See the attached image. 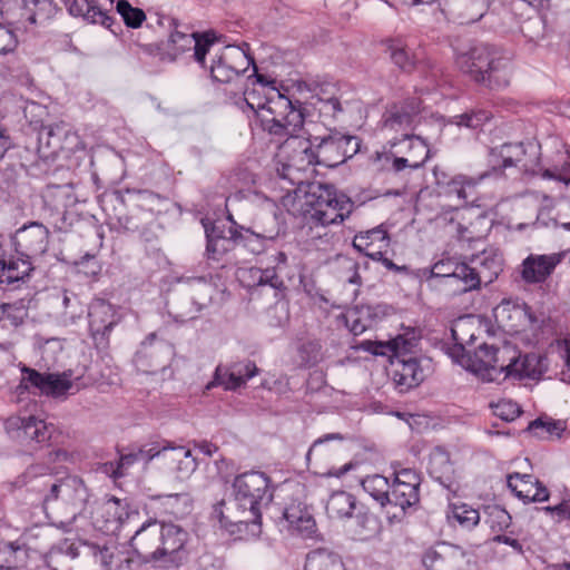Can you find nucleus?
Listing matches in <instances>:
<instances>
[{
	"label": "nucleus",
	"mask_w": 570,
	"mask_h": 570,
	"mask_svg": "<svg viewBox=\"0 0 570 570\" xmlns=\"http://www.w3.org/2000/svg\"><path fill=\"white\" fill-rule=\"evenodd\" d=\"M233 500L224 501L214 509V514L230 534L257 537L262 527V508L267 507L274 497L268 475L259 471H248L235 476Z\"/></svg>",
	"instance_id": "nucleus-1"
},
{
	"label": "nucleus",
	"mask_w": 570,
	"mask_h": 570,
	"mask_svg": "<svg viewBox=\"0 0 570 570\" xmlns=\"http://www.w3.org/2000/svg\"><path fill=\"white\" fill-rule=\"evenodd\" d=\"M23 476L26 483L36 482L32 489L42 494L45 511L57 527L67 530L78 517L86 513L90 492L81 478H57L51 474L47 463L30 465Z\"/></svg>",
	"instance_id": "nucleus-2"
},
{
	"label": "nucleus",
	"mask_w": 570,
	"mask_h": 570,
	"mask_svg": "<svg viewBox=\"0 0 570 570\" xmlns=\"http://www.w3.org/2000/svg\"><path fill=\"white\" fill-rule=\"evenodd\" d=\"M257 121L261 128L271 136L303 139L306 128H311L314 122L311 119L308 106H303L299 100H291L277 88H273V96L266 97V109L258 112Z\"/></svg>",
	"instance_id": "nucleus-3"
},
{
	"label": "nucleus",
	"mask_w": 570,
	"mask_h": 570,
	"mask_svg": "<svg viewBox=\"0 0 570 570\" xmlns=\"http://www.w3.org/2000/svg\"><path fill=\"white\" fill-rule=\"evenodd\" d=\"M465 73L488 89H503L510 85L512 57L495 46L476 43L465 52Z\"/></svg>",
	"instance_id": "nucleus-4"
},
{
	"label": "nucleus",
	"mask_w": 570,
	"mask_h": 570,
	"mask_svg": "<svg viewBox=\"0 0 570 570\" xmlns=\"http://www.w3.org/2000/svg\"><path fill=\"white\" fill-rule=\"evenodd\" d=\"M304 139L307 146L303 153L308 164L336 167L351 158L358 149L357 138L332 130L324 122L314 121L306 128Z\"/></svg>",
	"instance_id": "nucleus-5"
},
{
	"label": "nucleus",
	"mask_w": 570,
	"mask_h": 570,
	"mask_svg": "<svg viewBox=\"0 0 570 570\" xmlns=\"http://www.w3.org/2000/svg\"><path fill=\"white\" fill-rule=\"evenodd\" d=\"M304 219L315 226L343 223L353 212L354 203L335 187L320 181L309 183L304 191Z\"/></svg>",
	"instance_id": "nucleus-6"
},
{
	"label": "nucleus",
	"mask_w": 570,
	"mask_h": 570,
	"mask_svg": "<svg viewBox=\"0 0 570 570\" xmlns=\"http://www.w3.org/2000/svg\"><path fill=\"white\" fill-rule=\"evenodd\" d=\"M428 470L434 480L439 481L453 494V498H449L448 520H455L459 524H463V511H461L463 503L459 495L461 484L453 478L454 471L450 455L443 448L436 446L433 449L429 458Z\"/></svg>",
	"instance_id": "nucleus-7"
},
{
	"label": "nucleus",
	"mask_w": 570,
	"mask_h": 570,
	"mask_svg": "<svg viewBox=\"0 0 570 570\" xmlns=\"http://www.w3.org/2000/svg\"><path fill=\"white\" fill-rule=\"evenodd\" d=\"M209 63L206 68L213 81L228 83L245 72L250 65H254V58L243 48L226 46L218 52L208 53Z\"/></svg>",
	"instance_id": "nucleus-8"
},
{
	"label": "nucleus",
	"mask_w": 570,
	"mask_h": 570,
	"mask_svg": "<svg viewBox=\"0 0 570 570\" xmlns=\"http://www.w3.org/2000/svg\"><path fill=\"white\" fill-rule=\"evenodd\" d=\"M170 26L175 30L170 33L168 40L169 55L171 60H175L178 55H181L193 49V59L202 68H206V57L210 53L214 45L218 42V37L214 31L191 32L185 33L177 30L178 22L176 19H170Z\"/></svg>",
	"instance_id": "nucleus-9"
},
{
	"label": "nucleus",
	"mask_w": 570,
	"mask_h": 570,
	"mask_svg": "<svg viewBox=\"0 0 570 570\" xmlns=\"http://www.w3.org/2000/svg\"><path fill=\"white\" fill-rule=\"evenodd\" d=\"M510 352L511 348L508 346L498 350L482 342L473 353L465 352V371L482 382H497L500 377V362L505 361V355Z\"/></svg>",
	"instance_id": "nucleus-10"
},
{
	"label": "nucleus",
	"mask_w": 570,
	"mask_h": 570,
	"mask_svg": "<svg viewBox=\"0 0 570 570\" xmlns=\"http://www.w3.org/2000/svg\"><path fill=\"white\" fill-rule=\"evenodd\" d=\"M138 520L139 511L135 504L128 499L110 497L98 508L94 524L102 532L115 533L121 527Z\"/></svg>",
	"instance_id": "nucleus-11"
},
{
	"label": "nucleus",
	"mask_w": 570,
	"mask_h": 570,
	"mask_svg": "<svg viewBox=\"0 0 570 570\" xmlns=\"http://www.w3.org/2000/svg\"><path fill=\"white\" fill-rule=\"evenodd\" d=\"M391 376L395 387L407 392L419 386L431 372V361L404 357L403 353L391 360Z\"/></svg>",
	"instance_id": "nucleus-12"
},
{
	"label": "nucleus",
	"mask_w": 570,
	"mask_h": 570,
	"mask_svg": "<svg viewBox=\"0 0 570 570\" xmlns=\"http://www.w3.org/2000/svg\"><path fill=\"white\" fill-rule=\"evenodd\" d=\"M500 272L499 261L484 248L471 256L465 254V292L491 284L498 278Z\"/></svg>",
	"instance_id": "nucleus-13"
},
{
	"label": "nucleus",
	"mask_w": 570,
	"mask_h": 570,
	"mask_svg": "<svg viewBox=\"0 0 570 570\" xmlns=\"http://www.w3.org/2000/svg\"><path fill=\"white\" fill-rule=\"evenodd\" d=\"M507 356H509L508 363L504 364V361H501L498 367L500 375L504 373V379L522 380L528 377L534 380L548 371L549 356H540L534 353L522 355L513 350Z\"/></svg>",
	"instance_id": "nucleus-14"
},
{
	"label": "nucleus",
	"mask_w": 570,
	"mask_h": 570,
	"mask_svg": "<svg viewBox=\"0 0 570 570\" xmlns=\"http://www.w3.org/2000/svg\"><path fill=\"white\" fill-rule=\"evenodd\" d=\"M564 257L566 252L529 254L518 268L519 275L527 285H541L551 277Z\"/></svg>",
	"instance_id": "nucleus-15"
},
{
	"label": "nucleus",
	"mask_w": 570,
	"mask_h": 570,
	"mask_svg": "<svg viewBox=\"0 0 570 570\" xmlns=\"http://www.w3.org/2000/svg\"><path fill=\"white\" fill-rule=\"evenodd\" d=\"M28 381L35 390L40 394L53 399H67L80 390L76 383L79 377L72 380V372L70 370L62 373H40L38 371H29Z\"/></svg>",
	"instance_id": "nucleus-16"
},
{
	"label": "nucleus",
	"mask_w": 570,
	"mask_h": 570,
	"mask_svg": "<svg viewBox=\"0 0 570 570\" xmlns=\"http://www.w3.org/2000/svg\"><path fill=\"white\" fill-rule=\"evenodd\" d=\"M48 244L49 230L37 222L23 225L12 237L14 250L32 262L47 252Z\"/></svg>",
	"instance_id": "nucleus-17"
},
{
	"label": "nucleus",
	"mask_w": 570,
	"mask_h": 570,
	"mask_svg": "<svg viewBox=\"0 0 570 570\" xmlns=\"http://www.w3.org/2000/svg\"><path fill=\"white\" fill-rule=\"evenodd\" d=\"M495 320L509 332H521L538 322L531 307L518 299H503L494 308Z\"/></svg>",
	"instance_id": "nucleus-18"
},
{
	"label": "nucleus",
	"mask_w": 570,
	"mask_h": 570,
	"mask_svg": "<svg viewBox=\"0 0 570 570\" xmlns=\"http://www.w3.org/2000/svg\"><path fill=\"white\" fill-rule=\"evenodd\" d=\"M161 522L148 519L135 531L129 544L134 552L146 561L160 560Z\"/></svg>",
	"instance_id": "nucleus-19"
},
{
	"label": "nucleus",
	"mask_w": 570,
	"mask_h": 570,
	"mask_svg": "<svg viewBox=\"0 0 570 570\" xmlns=\"http://www.w3.org/2000/svg\"><path fill=\"white\" fill-rule=\"evenodd\" d=\"M258 373V367L250 360H243L232 363L229 366L218 365L214 373V379L206 386L207 390L213 386H223L226 391H236L244 386L248 380Z\"/></svg>",
	"instance_id": "nucleus-20"
},
{
	"label": "nucleus",
	"mask_w": 570,
	"mask_h": 570,
	"mask_svg": "<svg viewBox=\"0 0 570 570\" xmlns=\"http://www.w3.org/2000/svg\"><path fill=\"white\" fill-rule=\"evenodd\" d=\"M6 429L10 433L16 432L14 438L23 444L45 443L50 440L53 425L47 424L45 420L36 416L10 417L6 421Z\"/></svg>",
	"instance_id": "nucleus-21"
},
{
	"label": "nucleus",
	"mask_w": 570,
	"mask_h": 570,
	"mask_svg": "<svg viewBox=\"0 0 570 570\" xmlns=\"http://www.w3.org/2000/svg\"><path fill=\"white\" fill-rule=\"evenodd\" d=\"M391 307L386 304H361L354 306L346 315V325L354 335H361L383 320Z\"/></svg>",
	"instance_id": "nucleus-22"
},
{
	"label": "nucleus",
	"mask_w": 570,
	"mask_h": 570,
	"mask_svg": "<svg viewBox=\"0 0 570 570\" xmlns=\"http://www.w3.org/2000/svg\"><path fill=\"white\" fill-rule=\"evenodd\" d=\"M89 331L94 340L104 338L118 320L114 306L101 298L94 299L88 306Z\"/></svg>",
	"instance_id": "nucleus-23"
},
{
	"label": "nucleus",
	"mask_w": 570,
	"mask_h": 570,
	"mask_svg": "<svg viewBox=\"0 0 570 570\" xmlns=\"http://www.w3.org/2000/svg\"><path fill=\"white\" fill-rule=\"evenodd\" d=\"M33 262L28 257L18 254L3 253L0 256V283L14 285L24 283L33 272Z\"/></svg>",
	"instance_id": "nucleus-24"
},
{
	"label": "nucleus",
	"mask_w": 570,
	"mask_h": 570,
	"mask_svg": "<svg viewBox=\"0 0 570 570\" xmlns=\"http://www.w3.org/2000/svg\"><path fill=\"white\" fill-rule=\"evenodd\" d=\"M422 100L410 97L401 102L393 104L384 115V125L390 129H406L411 127L413 118L420 112Z\"/></svg>",
	"instance_id": "nucleus-25"
},
{
	"label": "nucleus",
	"mask_w": 570,
	"mask_h": 570,
	"mask_svg": "<svg viewBox=\"0 0 570 570\" xmlns=\"http://www.w3.org/2000/svg\"><path fill=\"white\" fill-rule=\"evenodd\" d=\"M69 128L66 124L43 126L38 135V153L41 158H55L63 149V139L68 138Z\"/></svg>",
	"instance_id": "nucleus-26"
},
{
	"label": "nucleus",
	"mask_w": 570,
	"mask_h": 570,
	"mask_svg": "<svg viewBox=\"0 0 570 570\" xmlns=\"http://www.w3.org/2000/svg\"><path fill=\"white\" fill-rule=\"evenodd\" d=\"M420 501V492L417 488L400 484H391L389 492L387 507L395 508L399 511L391 512L387 510L390 521H401L406 513V510Z\"/></svg>",
	"instance_id": "nucleus-27"
},
{
	"label": "nucleus",
	"mask_w": 570,
	"mask_h": 570,
	"mask_svg": "<svg viewBox=\"0 0 570 570\" xmlns=\"http://www.w3.org/2000/svg\"><path fill=\"white\" fill-rule=\"evenodd\" d=\"M232 235L237 246L244 247L252 254L259 255L266 250L267 243L273 242L277 237L278 232L264 230L259 233L244 226H237V230L232 233Z\"/></svg>",
	"instance_id": "nucleus-28"
},
{
	"label": "nucleus",
	"mask_w": 570,
	"mask_h": 570,
	"mask_svg": "<svg viewBox=\"0 0 570 570\" xmlns=\"http://www.w3.org/2000/svg\"><path fill=\"white\" fill-rule=\"evenodd\" d=\"M68 12L73 17H80L86 22L99 23L109 28L112 22V17L109 10L97 6L96 2H65Z\"/></svg>",
	"instance_id": "nucleus-29"
},
{
	"label": "nucleus",
	"mask_w": 570,
	"mask_h": 570,
	"mask_svg": "<svg viewBox=\"0 0 570 570\" xmlns=\"http://www.w3.org/2000/svg\"><path fill=\"white\" fill-rule=\"evenodd\" d=\"M390 237L383 225H379L372 229L357 233L352 242L353 247L367 257V254L375 252L379 245L382 249L389 246Z\"/></svg>",
	"instance_id": "nucleus-30"
},
{
	"label": "nucleus",
	"mask_w": 570,
	"mask_h": 570,
	"mask_svg": "<svg viewBox=\"0 0 570 570\" xmlns=\"http://www.w3.org/2000/svg\"><path fill=\"white\" fill-rule=\"evenodd\" d=\"M284 519L289 527L306 538H312L316 531V523L311 513L301 504H291L284 510Z\"/></svg>",
	"instance_id": "nucleus-31"
},
{
	"label": "nucleus",
	"mask_w": 570,
	"mask_h": 570,
	"mask_svg": "<svg viewBox=\"0 0 570 570\" xmlns=\"http://www.w3.org/2000/svg\"><path fill=\"white\" fill-rule=\"evenodd\" d=\"M463 262L456 258L446 257L436 262L430 269V278L439 279L441 283L456 284L463 279Z\"/></svg>",
	"instance_id": "nucleus-32"
},
{
	"label": "nucleus",
	"mask_w": 570,
	"mask_h": 570,
	"mask_svg": "<svg viewBox=\"0 0 570 570\" xmlns=\"http://www.w3.org/2000/svg\"><path fill=\"white\" fill-rule=\"evenodd\" d=\"M187 541V532L174 523L161 522L160 560L178 552Z\"/></svg>",
	"instance_id": "nucleus-33"
},
{
	"label": "nucleus",
	"mask_w": 570,
	"mask_h": 570,
	"mask_svg": "<svg viewBox=\"0 0 570 570\" xmlns=\"http://www.w3.org/2000/svg\"><path fill=\"white\" fill-rule=\"evenodd\" d=\"M304 570H346V568L340 554L326 549H316L306 556Z\"/></svg>",
	"instance_id": "nucleus-34"
},
{
	"label": "nucleus",
	"mask_w": 570,
	"mask_h": 570,
	"mask_svg": "<svg viewBox=\"0 0 570 570\" xmlns=\"http://www.w3.org/2000/svg\"><path fill=\"white\" fill-rule=\"evenodd\" d=\"M355 508L356 500L352 494L336 491L327 500L326 513L331 519L351 518Z\"/></svg>",
	"instance_id": "nucleus-35"
},
{
	"label": "nucleus",
	"mask_w": 570,
	"mask_h": 570,
	"mask_svg": "<svg viewBox=\"0 0 570 570\" xmlns=\"http://www.w3.org/2000/svg\"><path fill=\"white\" fill-rule=\"evenodd\" d=\"M296 358L299 367L316 366L324 358L321 342L315 338L301 341L296 346Z\"/></svg>",
	"instance_id": "nucleus-36"
},
{
	"label": "nucleus",
	"mask_w": 570,
	"mask_h": 570,
	"mask_svg": "<svg viewBox=\"0 0 570 570\" xmlns=\"http://www.w3.org/2000/svg\"><path fill=\"white\" fill-rule=\"evenodd\" d=\"M78 554L77 544L69 539H63L51 547L46 554V563L52 570H61L65 559L73 560Z\"/></svg>",
	"instance_id": "nucleus-37"
},
{
	"label": "nucleus",
	"mask_w": 570,
	"mask_h": 570,
	"mask_svg": "<svg viewBox=\"0 0 570 570\" xmlns=\"http://www.w3.org/2000/svg\"><path fill=\"white\" fill-rule=\"evenodd\" d=\"M30 299L27 297L16 299L9 303L0 304V321L8 322L9 325L18 327L24 323L29 314Z\"/></svg>",
	"instance_id": "nucleus-38"
},
{
	"label": "nucleus",
	"mask_w": 570,
	"mask_h": 570,
	"mask_svg": "<svg viewBox=\"0 0 570 570\" xmlns=\"http://www.w3.org/2000/svg\"><path fill=\"white\" fill-rule=\"evenodd\" d=\"M363 490L368 493L383 508H387L391 484L389 479L380 475H368L362 480Z\"/></svg>",
	"instance_id": "nucleus-39"
},
{
	"label": "nucleus",
	"mask_w": 570,
	"mask_h": 570,
	"mask_svg": "<svg viewBox=\"0 0 570 570\" xmlns=\"http://www.w3.org/2000/svg\"><path fill=\"white\" fill-rule=\"evenodd\" d=\"M407 345V341L402 336H397L389 342L365 341L362 343V347L365 351L374 355H391L393 358H395L396 355L405 353L409 350Z\"/></svg>",
	"instance_id": "nucleus-40"
},
{
	"label": "nucleus",
	"mask_w": 570,
	"mask_h": 570,
	"mask_svg": "<svg viewBox=\"0 0 570 570\" xmlns=\"http://www.w3.org/2000/svg\"><path fill=\"white\" fill-rule=\"evenodd\" d=\"M387 50L390 57L395 66L404 72H412L416 66L417 58L411 55L406 46L399 39H391L387 41Z\"/></svg>",
	"instance_id": "nucleus-41"
},
{
	"label": "nucleus",
	"mask_w": 570,
	"mask_h": 570,
	"mask_svg": "<svg viewBox=\"0 0 570 570\" xmlns=\"http://www.w3.org/2000/svg\"><path fill=\"white\" fill-rule=\"evenodd\" d=\"M564 429L566 428L561 421H544L539 417L528 424L527 431L541 440H549L552 438L559 439Z\"/></svg>",
	"instance_id": "nucleus-42"
},
{
	"label": "nucleus",
	"mask_w": 570,
	"mask_h": 570,
	"mask_svg": "<svg viewBox=\"0 0 570 570\" xmlns=\"http://www.w3.org/2000/svg\"><path fill=\"white\" fill-rule=\"evenodd\" d=\"M461 321V317H458L453 321L449 334L441 342V350L452 360L453 363L462 365L463 358V344L460 341V336L455 330V324Z\"/></svg>",
	"instance_id": "nucleus-43"
},
{
	"label": "nucleus",
	"mask_w": 570,
	"mask_h": 570,
	"mask_svg": "<svg viewBox=\"0 0 570 570\" xmlns=\"http://www.w3.org/2000/svg\"><path fill=\"white\" fill-rule=\"evenodd\" d=\"M409 140H410V148L417 149L421 157L419 159L395 157L392 166H393L394 171H396V173H399L407 167L412 168V169H417L421 166H423L428 159L429 149H428V146L423 142V140L420 138H414V139H409Z\"/></svg>",
	"instance_id": "nucleus-44"
},
{
	"label": "nucleus",
	"mask_w": 570,
	"mask_h": 570,
	"mask_svg": "<svg viewBox=\"0 0 570 570\" xmlns=\"http://www.w3.org/2000/svg\"><path fill=\"white\" fill-rule=\"evenodd\" d=\"M114 212V214H108L111 229L124 233H137L141 230L144 224L136 215H128L116 208Z\"/></svg>",
	"instance_id": "nucleus-45"
},
{
	"label": "nucleus",
	"mask_w": 570,
	"mask_h": 570,
	"mask_svg": "<svg viewBox=\"0 0 570 570\" xmlns=\"http://www.w3.org/2000/svg\"><path fill=\"white\" fill-rule=\"evenodd\" d=\"M533 481L534 478L531 474L514 472L507 476L508 488L524 503H528L529 495L533 489Z\"/></svg>",
	"instance_id": "nucleus-46"
},
{
	"label": "nucleus",
	"mask_w": 570,
	"mask_h": 570,
	"mask_svg": "<svg viewBox=\"0 0 570 570\" xmlns=\"http://www.w3.org/2000/svg\"><path fill=\"white\" fill-rule=\"evenodd\" d=\"M525 154L527 149L522 142L502 145L498 155L502 159L500 168L512 167L523 163ZM491 156L497 157V154L492 151Z\"/></svg>",
	"instance_id": "nucleus-47"
},
{
	"label": "nucleus",
	"mask_w": 570,
	"mask_h": 570,
	"mask_svg": "<svg viewBox=\"0 0 570 570\" xmlns=\"http://www.w3.org/2000/svg\"><path fill=\"white\" fill-rule=\"evenodd\" d=\"M307 90L311 92V98L307 104H315L320 101L332 100L341 98L340 89L332 82H317L313 81L307 85Z\"/></svg>",
	"instance_id": "nucleus-48"
},
{
	"label": "nucleus",
	"mask_w": 570,
	"mask_h": 570,
	"mask_svg": "<svg viewBox=\"0 0 570 570\" xmlns=\"http://www.w3.org/2000/svg\"><path fill=\"white\" fill-rule=\"evenodd\" d=\"M303 106H308L311 119L314 116V112L318 114V117L323 119H337L338 115L344 111L343 102L341 98L320 101L315 104H303Z\"/></svg>",
	"instance_id": "nucleus-49"
},
{
	"label": "nucleus",
	"mask_w": 570,
	"mask_h": 570,
	"mask_svg": "<svg viewBox=\"0 0 570 570\" xmlns=\"http://www.w3.org/2000/svg\"><path fill=\"white\" fill-rule=\"evenodd\" d=\"M237 230V226H229L228 236L219 238L217 240H208L206 245V253L208 258L218 259L225 253L229 252L236 245L232 233Z\"/></svg>",
	"instance_id": "nucleus-50"
},
{
	"label": "nucleus",
	"mask_w": 570,
	"mask_h": 570,
	"mask_svg": "<svg viewBox=\"0 0 570 570\" xmlns=\"http://www.w3.org/2000/svg\"><path fill=\"white\" fill-rule=\"evenodd\" d=\"M116 8L127 27L138 28L146 19L144 10L134 8L130 2H116Z\"/></svg>",
	"instance_id": "nucleus-51"
},
{
	"label": "nucleus",
	"mask_w": 570,
	"mask_h": 570,
	"mask_svg": "<svg viewBox=\"0 0 570 570\" xmlns=\"http://www.w3.org/2000/svg\"><path fill=\"white\" fill-rule=\"evenodd\" d=\"M138 462L135 450L129 453L121 454L117 463L108 462L104 464V472L109 474L114 479H118L125 475L126 470Z\"/></svg>",
	"instance_id": "nucleus-52"
},
{
	"label": "nucleus",
	"mask_w": 570,
	"mask_h": 570,
	"mask_svg": "<svg viewBox=\"0 0 570 570\" xmlns=\"http://www.w3.org/2000/svg\"><path fill=\"white\" fill-rule=\"evenodd\" d=\"M254 273L257 274L256 285H268L275 291L285 289L284 281L277 275V271L275 269V267H271L267 264V266L264 269L258 268Z\"/></svg>",
	"instance_id": "nucleus-53"
},
{
	"label": "nucleus",
	"mask_w": 570,
	"mask_h": 570,
	"mask_svg": "<svg viewBox=\"0 0 570 570\" xmlns=\"http://www.w3.org/2000/svg\"><path fill=\"white\" fill-rule=\"evenodd\" d=\"M541 510L552 518L556 523H568L570 525V495L564 497L554 505H547Z\"/></svg>",
	"instance_id": "nucleus-54"
},
{
	"label": "nucleus",
	"mask_w": 570,
	"mask_h": 570,
	"mask_svg": "<svg viewBox=\"0 0 570 570\" xmlns=\"http://www.w3.org/2000/svg\"><path fill=\"white\" fill-rule=\"evenodd\" d=\"M557 358L561 362V370L558 373L560 380L570 384V338L558 342ZM557 365H559L558 362Z\"/></svg>",
	"instance_id": "nucleus-55"
},
{
	"label": "nucleus",
	"mask_w": 570,
	"mask_h": 570,
	"mask_svg": "<svg viewBox=\"0 0 570 570\" xmlns=\"http://www.w3.org/2000/svg\"><path fill=\"white\" fill-rule=\"evenodd\" d=\"M62 305L65 308L63 317L69 320L71 323L81 318L86 311L78 296L75 294L69 295L67 292L63 294Z\"/></svg>",
	"instance_id": "nucleus-56"
},
{
	"label": "nucleus",
	"mask_w": 570,
	"mask_h": 570,
	"mask_svg": "<svg viewBox=\"0 0 570 570\" xmlns=\"http://www.w3.org/2000/svg\"><path fill=\"white\" fill-rule=\"evenodd\" d=\"M21 549L12 542L0 543V569L11 570L18 567Z\"/></svg>",
	"instance_id": "nucleus-57"
},
{
	"label": "nucleus",
	"mask_w": 570,
	"mask_h": 570,
	"mask_svg": "<svg viewBox=\"0 0 570 570\" xmlns=\"http://www.w3.org/2000/svg\"><path fill=\"white\" fill-rule=\"evenodd\" d=\"M422 562L426 570H449L450 560L446 558L445 552L436 549H429L424 552Z\"/></svg>",
	"instance_id": "nucleus-58"
},
{
	"label": "nucleus",
	"mask_w": 570,
	"mask_h": 570,
	"mask_svg": "<svg viewBox=\"0 0 570 570\" xmlns=\"http://www.w3.org/2000/svg\"><path fill=\"white\" fill-rule=\"evenodd\" d=\"M493 413L504 421H513L521 415V406L512 400H501L493 405Z\"/></svg>",
	"instance_id": "nucleus-59"
},
{
	"label": "nucleus",
	"mask_w": 570,
	"mask_h": 570,
	"mask_svg": "<svg viewBox=\"0 0 570 570\" xmlns=\"http://www.w3.org/2000/svg\"><path fill=\"white\" fill-rule=\"evenodd\" d=\"M185 453H187V449L185 446H175L169 441H163L158 459L163 460L168 466L174 468L173 465L176 466L180 458L185 456Z\"/></svg>",
	"instance_id": "nucleus-60"
},
{
	"label": "nucleus",
	"mask_w": 570,
	"mask_h": 570,
	"mask_svg": "<svg viewBox=\"0 0 570 570\" xmlns=\"http://www.w3.org/2000/svg\"><path fill=\"white\" fill-rule=\"evenodd\" d=\"M338 262L344 268V273L341 275L343 282L354 286H361L362 277L358 273V263L348 257H338Z\"/></svg>",
	"instance_id": "nucleus-61"
},
{
	"label": "nucleus",
	"mask_w": 570,
	"mask_h": 570,
	"mask_svg": "<svg viewBox=\"0 0 570 570\" xmlns=\"http://www.w3.org/2000/svg\"><path fill=\"white\" fill-rule=\"evenodd\" d=\"M465 321L469 325H478L479 326V334L475 335L474 333L470 334L469 344H474L475 340L482 335V333L487 334L488 336H491L493 334V330L491 326V323L489 320L482 317L481 315H474V314H465Z\"/></svg>",
	"instance_id": "nucleus-62"
},
{
	"label": "nucleus",
	"mask_w": 570,
	"mask_h": 570,
	"mask_svg": "<svg viewBox=\"0 0 570 570\" xmlns=\"http://www.w3.org/2000/svg\"><path fill=\"white\" fill-rule=\"evenodd\" d=\"M197 466V459L191 454V451L187 449V453H185V456L180 458L174 469L180 474L181 478H187L196 471Z\"/></svg>",
	"instance_id": "nucleus-63"
},
{
	"label": "nucleus",
	"mask_w": 570,
	"mask_h": 570,
	"mask_svg": "<svg viewBox=\"0 0 570 570\" xmlns=\"http://www.w3.org/2000/svg\"><path fill=\"white\" fill-rule=\"evenodd\" d=\"M420 475L412 469H402L394 473V481L392 484L409 485L417 488L420 487Z\"/></svg>",
	"instance_id": "nucleus-64"
}]
</instances>
